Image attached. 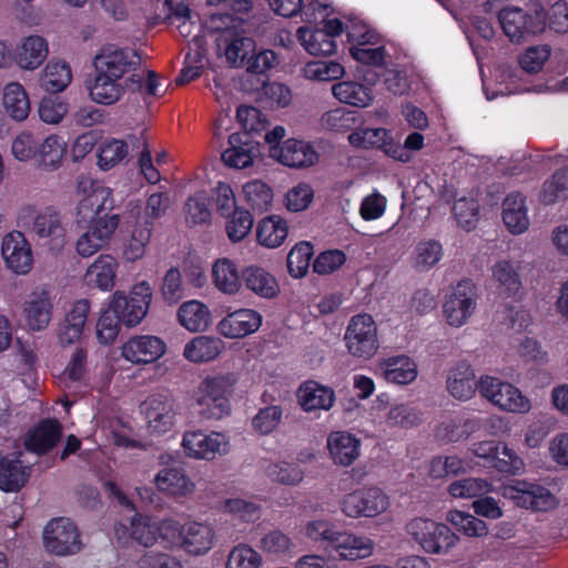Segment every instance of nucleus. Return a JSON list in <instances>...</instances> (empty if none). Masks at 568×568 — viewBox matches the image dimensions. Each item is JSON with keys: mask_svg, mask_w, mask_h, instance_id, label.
<instances>
[{"mask_svg": "<svg viewBox=\"0 0 568 568\" xmlns=\"http://www.w3.org/2000/svg\"><path fill=\"white\" fill-rule=\"evenodd\" d=\"M497 386L498 389L496 390L497 395L494 399V405L504 410L519 413L527 412L530 408L529 400L514 385L500 382V385Z\"/></svg>", "mask_w": 568, "mask_h": 568, "instance_id": "c03bdc74", "label": "nucleus"}, {"mask_svg": "<svg viewBox=\"0 0 568 568\" xmlns=\"http://www.w3.org/2000/svg\"><path fill=\"white\" fill-rule=\"evenodd\" d=\"M90 220L91 223L88 227V232L91 234V237L102 241L104 244H106L119 226L120 216L118 214H91Z\"/></svg>", "mask_w": 568, "mask_h": 568, "instance_id": "4d7b16f0", "label": "nucleus"}, {"mask_svg": "<svg viewBox=\"0 0 568 568\" xmlns=\"http://www.w3.org/2000/svg\"><path fill=\"white\" fill-rule=\"evenodd\" d=\"M298 400L304 410L325 409L328 410L334 400V390L322 386L316 382H306L298 389Z\"/></svg>", "mask_w": 568, "mask_h": 568, "instance_id": "cd10ccee", "label": "nucleus"}, {"mask_svg": "<svg viewBox=\"0 0 568 568\" xmlns=\"http://www.w3.org/2000/svg\"><path fill=\"white\" fill-rule=\"evenodd\" d=\"M344 339L353 356L371 358L378 348L377 326L373 317L368 314L353 316Z\"/></svg>", "mask_w": 568, "mask_h": 568, "instance_id": "0eeeda50", "label": "nucleus"}, {"mask_svg": "<svg viewBox=\"0 0 568 568\" xmlns=\"http://www.w3.org/2000/svg\"><path fill=\"white\" fill-rule=\"evenodd\" d=\"M241 281L247 290L264 298H273L280 292L275 277L256 265L245 267L241 273Z\"/></svg>", "mask_w": 568, "mask_h": 568, "instance_id": "b1692460", "label": "nucleus"}, {"mask_svg": "<svg viewBox=\"0 0 568 568\" xmlns=\"http://www.w3.org/2000/svg\"><path fill=\"white\" fill-rule=\"evenodd\" d=\"M413 539L429 554H446L458 541V536L445 524L414 518L406 526Z\"/></svg>", "mask_w": 568, "mask_h": 568, "instance_id": "20e7f679", "label": "nucleus"}, {"mask_svg": "<svg viewBox=\"0 0 568 568\" xmlns=\"http://www.w3.org/2000/svg\"><path fill=\"white\" fill-rule=\"evenodd\" d=\"M547 13L542 7L520 8L506 6L498 12L504 33L514 43H521L541 33L546 28Z\"/></svg>", "mask_w": 568, "mask_h": 568, "instance_id": "f03ea898", "label": "nucleus"}, {"mask_svg": "<svg viewBox=\"0 0 568 568\" xmlns=\"http://www.w3.org/2000/svg\"><path fill=\"white\" fill-rule=\"evenodd\" d=\"M385 365L384 376L388 382L405 385L417 376L416 364L407 356L388 358Z\"/></svg>", "mask_w": 568, "mask_h": 568, "instance_id": "79ce46f5", "label": "nucleus"}, {"mask_svg": "<svg viewBox=\"0 0 568 568\" xmlns=\"http://www.w3.org/2000/svg\"><path fill=\"white\" fill-rule=\"evenodd\" d=\"M260 555L246 545L234 547L226 562V568H260Z\"/></svg>", "mask_w": 568, "mask_h": 568, "instance_id": "0e129e2a", "label": "nucleus"}, {"mask_svg": "<svg viewBox=\"0 0 568 568\" xmlns=\"http://www.w3.org/2000/svg\"><path fill=\"white\" fill-rule=\"evenodd\" d=\"M87 89L91 100L103 105L114 104L124 93V88L118 80L98 72L93 81H87Z\"/></svg>", "mask_w": 568, "mask_h": 568, "instance_id": "a878e982", "label": "nucleus"}, {"mask_svg": "<svg viewBox=\"0 0 568 568\" xmlns=\"http://www.w3.org/2000/svg\"><path fill=\"white\" fill-rule=\"evenodd\" d=\"M236 378L233 374L205 378L200 386L199 413L209 419H221L230 412L227 394L232 392Z\"/></svg>", "mask_w": 568, "mask_h": 568, "instance_id": "7ed1b4c3", "label": "nucleus"}, {"mask_svg": "<svg viewBox=\"0 0 568 568\" xmlns=\"http://www.w3.org/2000/svg\"><path fill=\"white\" fill-rule=\"evenodd\" d=\"M121 323L119 314L113 313L110 307L104 311L97 324L99 341L105 345L112 344L119 334Z\"/></svg>", "mask_w": 568, "mask_h": 568, "instance_id": "680f3d73", "label": "nucleus"}, {"mask_svg": "<svg viewBox=\"0 0 568 568\" xmlns=\"http://www.w3.org/2000/svg\"><path fill=\"white\" fill-rule=\"evenodd\" d=\"M568 197V169L556 171L542 185L540 200L546 205Z\"/></svg>", "mask_w": 568, "mask_h": 568, "instance_id": "a18cd8bd", "label": "nucleus"}, {"mask_svg": "<svg viewBox=\"0 0 568 568\" xmlns=\"http://www.w3.org/2000/svg\"><path fill=\"white\" fill-rule=\"evenodd\" d=\"M446 388L453 397L459 400L471 398L477 389L471 366L466 362H458L452 367L447 374Z\"/></svg>", "mask_w": 568, "mask_h": 568, "instance_id": "412c9836", "label": "nucleus"}, {"mask_svg": "<svg viewBox=\"0 0 568 568\" xmlns=\"http://www.w3.org/2000/svg\"><path fill=\"white\" fill-rule=\"evenodd\" d=\"M183 548L193 555L209 551L213 544L214 534L209 525L192 523L181 532Z\"/></svg>", "mask_w": 568, "mask_h": 568, "instance_id": "c756f323", "label": "nucleus"}, {"mask_svg": "<svg viewBox=\"0 0 568 568\" xmlns=\"http://www.w3.org/2000/svg\"><path fill=\"white\" fill-rule=\"evenodd\" d=\"M114 209V199L112 190L105 186L95 187L85 199L78 205V215L83 219L89 214L109 215Z\"/></svg>", "mask_w": 568, "mask_h": 568, "instance_id": "72a5a7b5", "label": "nucleus"}, {"mask_svg": "<svg viewBox=\"0 0 568 568\" xmlns=\"http://www.w3.org/2000/svg\"><path fill=\"white\" fill-rule=\"evenodd\" d=\"M504 496L514 500L519 507L535 511H547L556 507V497L544 486L518 480L504 488Z\"/></svg>", "mask_w": 568, "mask_h": 568, "instance_id": "9d476101", "label": "nucleus"}, {"mask_svg": "<svg viewBox=\"0 0 568 568\" xmlns=\"http://www.w3.org/2000/svg\"><path fill=\"white\" fill-rule=\"evenodd\" d=\"M114 258L110 255L100 256L87 271L84 280L88 285L97 286L103 291L114 285Z\"/></svg>", "mask_w": 568, "mask_h": 568, "instance_id": "e433bc0d", "label": "nucleus"}, {"mask_svg": "<svg viewBox=\"0 0 568 568\" xmlns=\"http://www.w3.org/2000/svg\"><path fill=\"white\" fill-rule=\"evenodd\" d=\"M473 296L474 284L471 281L459 282L443 306L449 325L458 327L466 322L475 308Z\"/></svg>", "mask_w": 568, "mask_h": 568, "instance_id": "2eb2a0df", "label": "nucleus"}, {"mask_svg": "<svg viewBox=\"0 0 568 568\" xmlns=\"http://www.w3.org/2000/svg\"><path fill=\"white\" fill-rule=\"evenodd\" d=\"M24 313L29 328L32 331H42L51 321L52 304L44 293L33 295V297L26 303Z\"/></svg>", "mask_w": 568, "mask_h": 568, "instance_id": "c9c22d12", "label": "nucleus"}, {"mask_svg": "<svg viewBox=\"0 0 568 568\" xmlns=\"http://www.w3.org/2000/svg\"><path fill=\"white\" fill-rule=\"evenodd\" d=\"M3 106L8 114L17 120H24L30 112V102L23 87L19 83H9L4 88Z\"/></svg>", "mask_w": 568, "mask_h": 568, "instance_id": "58836bf2", "label": "nucleus"}, {"mask_svg": "<svg viewBox=\"0 0 568 568\" xmlns=\"http://www.w3.org/2000/svg\"><path fill=\"white\" fill-rule=\"evenodd\" d=\"M261 154L260 145L241 146V149H226L222 153V161L230 168L243 169L252 165L254 158Z\"/></svg>", "mask_w": 568, "mask_h": 568, "instance_id": "e2e57ef3", "label": "nucleus"}, {"mask_svg": "<svg viewBox=\"0 0 568 568\" xmlns=\"http://www.w3.org/2000/svg\"><path fill=\"white\" fill-rule=\"evenodd\" d=\"M313 253V245L310 242L297 243L287 255L288 273L296 278L303 277L307 273Z\"/></svg>", "mask_w": 568, "mask_h": 568, "instance_id": "09e8293b", "label": "nucleus"}, {"mask_svg": "<svg viewBox=\"0 0 568 568\" xmlns=\"http://www.w3.org/2000/svg\"><path fill=\"white\" fill-rule=\"evenodd\" d=\"M223 348V342L217 337L201 335L194 337L184 347V356L193 363H204L215 359Z\"/></svg>", "mask_w": 568, "mask_h": 568, "instance_id": "2f4dec72", "label": "nucleus"}, {"mask_svg": "<svg viewBox=\"0 0 568 568\" xmlns=\"http://www.w3.org/2000/svg\"><path fill=\"white\" fill-rule=\"evenodd\" d=\"M152 231L151 226H148V222L136 220L131 239L124 248V256L128 261L134 262L144 255Z\"/></svg>", "mask_w": 568, "mask_h": 568, "instance_id": "de8ad7c7", "label": "nucleus"}, {"mask_svg": "<svg viewBox=\"0 0 568 568\" xmlns=\"http://www.w3.org/2000/svg\"><path fill=\"white\" fill-rule=\"evenodd\" d=\"M332 91L341 102L358 108L369 105L373 100L371 89L358 82H339L333 85Z\"/></svg>", "mask_w": 568, "mask_h": 568, "instance_id": "4c0bfd02", "label": "nucleus"}, {"mask_svg": "<svg viewBox=\"0 0 568 568\" xmlns=\"http://www.w3.org/2000/svg\"><path fill=\"white\" fill-rule=\"evenodd\" d=\"M207 197L204 192H199L189 197L185 203L186 222L189 224L206 223L211 219V212L207 207Z\"/></svg>", "mask_w": 568, "mask_h": 568, "instance_id": "69168bd1", "label": "nucleus"}, {"mask_svg": "<svg viewBox=\"0 0 568 568\" xmlns=\"http://www.w3.org/2000/svg\"><path fill=\"white\" fill-rule=\"evenodd\" d=\"M128 154V144L122 140H106L101 143L98 154V164L102 170H110Z\"/></svg>", "mask_w": 568, "mask_h": 568, "instance_id": "603ef678", "label": "nucleus"}, {"mask_svg": "<svg viewBox=\"0 0 568 568\" xmlns=\"http://www.w3.org/2000/svg\"><path fill=\"white\" fill-rule=\"evenodd\" d=\"M266 471L272 480L284 485H296L304 476L298 466L288 463L272 464Z\"/></svg>", "mask_w": 568, "mask_h": 568, "instance_id": "338daca9", "label": "nucleus"}, {"mask_svg": "<svg viewBox=\"0 0 568 568\" xmlns=\"http://www.w3.org/2000/svg\"><path fill=\"white\" fill-rule=\"evenodd\" d=\"M479 205L474 199H459L454 203L453 211L457 223L467 231L473 230L478 222Z\"/></svg>", "mask_w": 568, "mask_h": 568, "instance_id": "052dcab7", "label": "nucleus"}, {"mask_svg": "<svg viewBox=\"0 0 568 568\" xmlns=\"http://www.w3.org/2000/svg\"><path fill=\"white\" fill-rule=\"evenodd\" d=\"M72 81V72L65 61L50 60L45 65L40 85L49 93L55 94L64 91Z\"/></svg>", "mask_w": 568, "mask_h": 568, "instance_id": "7c9ffc66", "label": "nucleus"}, {"mask_svg": "<svg viewBox=\"0 0 568 568\" xmlns=\"http://www.w3.org/2000/svg\"><path fill=\"white\" fill-rule=\"evenodd\" d=\"M212 275L215 286L226 294L237 292L242 283L234 263L229 258L217 260L213 264Z\"/></svg>", "mask_w": 568, "mask_h": 568, "instance_id": "ea45409f", "label": "nucleus"}, {"mask_svg": "<svg viewBox=\"0 0 568 568\" xmlns=\"http://www.w3.org/2000/svg\"><path fill=\"white\" fill-rule=\"evenodd\" d=\"M178 318L182 326L191 332L204 331L211 322V314L206 305L199 301L183 303L178 311Z\"/></svg>", "mask_w": 568, "mask_h": 568, "instance_id": "473e14b6", "label": "nucleus"}, {"mask_svg": "<svg viewBox=\"0 0 568 568\" xmlns=\"http://www.w3.org/2000/svg\"><path fill=\"white\" fill-rule=\"evenodd\" d=\"M29 233L52 251H60L65 244L67 231L60 213L47 207L36 213L29 229Z\"/></svg>", "mask_w": 568, "mask_h": 568, "instance_id": "9b49d317", "label": "nucleus"}, {"mask_svg": "<svg viewBox=\"0 0 568 568\" xmlns=\"http://www.w3.org/2000/svg\"><path fill=\"white\" fill-rule=\"evenodd\" d=\"M449 494L455 498H474L489 491V484L481 478H463L452 483Z\"/></svg>", "mask_w": 568, "mask_h": 568, "instance_id": "13d9d810", "label": "nucleus"}, {"mask_svg": "<svg viewBox=\"0 0 568 568\" xmlns=\"http://www.w3.org/2000/svg\"><path fill=\"white\" fill-rule=\"evenodd\" d=\"M49 53L48 43L40 36H30L23 39L14 51L16 63L26 70L38 69Z\"/></svg>", "mask_w": 568, "mask_h": 568, "instance_id": "4be33fe9", "label": "nucleus"}, {"mask_svg": "<svg viewBox=\"0 0 568 568\" xmlns=\"http://www.w3.org/2000/svg\"><path fill=\"white\" fill-rule=\"evenodd\" d=\"M142 412L152 434H163L171 429L174 422V400L169 395L154 394L142 404Z\"/></svg>", "mask_w": 568, "mask_h": 568, "instance_id": "f8f14e48", "label": "nucleus"}, {"mask_svg": "<svg viewBox=\"0 0 568 568\" xmlns=\"http://www.w3.org/2000/svg\"><path fill=\"white\" fill-rule=\"evenodd\" d=\"M494 278L508 295H515L521 287L519 274L507 261H499L493 267Z\"/></svg>", "mask_w": 568, "mask_h": 568, "instance_id": "6e6d98bb", "label": "nucleus"}, {"mask_svg": "<svg viewBox=\"0 0 568 568\" xmlns=\"http://www.w3.org/2000/svg\"><path fill=\"white\" fill-rule=\"evenodd\" d=\"M389 139V132L386 129H363L348 135L352 145L363 149L377 148L383 149Z\"/></svg>", "mask_w": 568, "mask_h": 568, "instance_id": "5fc2aeb1", "label": "nucleus"}, {"mask_svg": "<svg viewBox=\"0 0 568 568\" xmlns=\"http://www.w3.org/2000/svg\"><path fill=\"white\" fill-rule=\"evenodd\" d=\"M254 50L255 44L251 38H235L226 47L225 58L233 68L245 67Z\"/></svg>", "mask_w": 568, "mask_h": 568, "instance_id": "864d4df0", "label": "nucleus"}, {"mask_svg": "<svg viewBox=\"0 0 568 568\" xmlns=\"http://www.w3.org/2000/svg\"><path fill=\"white\" fill-rule=\"evenodd\" d=\"M67 112L68 104L54 95L43 98L39 105L40 119L45 123H59Z\"/></svg>", "mask_w": 568, "mask_h": 568, "instance_id": "774afa93", "label": "nucleus"}, {"mask_svg": "<svg viewBox=\"0 0 568 568\" xmlns=\"http://www.w3.org/2000/svg\"><path fill=\"white\" fill-rule=\"evenodd\" d=\"M67 144L57 135L48 136L40 148L38 146V168L44 171H53L60 166L65 153Z\"/></svg>", "mask_w": 568, "mask_h": 568, "instance_id": "a19ab883", "label": "nucleus"}, {"mask_svg": "<svg viewBox=\"0 0 568 568\" xmlns=\"http://www.w3.org/2000/svg\"><path fill=\"white\" fill-rule=\"evenodd\" d=\"M270 156L295 169L308 168L318 160L316 151L308 143L295 139H288L282 145H272Z\"/></svg>", "mask_w": 568, "mask_h": 568, "instance_id": "4468645a", "label": "nucleus"}, {"mask_svg": "<svg viewBox=\"0 0 568 568\" xmlns=\"http://www.w3.org/2000/svg\"><path fill=\"white\" fill-rule=\"evenodd\" d=\"M151 300L152 290L149 283L143 281L133 286L130 295L116 291L110 302V308L119 314L122 324L133 327L145 317Z\"/></svg>", "mask_w": 568, "mask_h": 568, "instance_id": "39448f33", "label": "nucleus"}, {"mask_svg": "<svg viewBox=\"0 0 568 568\" xmlns=\"http://www.w3.org/2000/svg\"><path fill=\"white\" fill-rule=\"evenodd\" d=\"M62 437V426L57 419H44L29 432L24 445L29 452L43 455L51 450Z\"/></svg>", "mask_w": 568, "mask_h": 568, "instance_id": "aec40b11", "label": "nucleus"}, {"mask_svg": "<svg viewBox=\"0 0 568 568\" xmlns=\"http://www.w3.org/2000/svg\"><path fill=\"white\" fill-rule=\"evenodd\" d=\"M89 312L90 302L88 300L83 298L73 303L59 325L58 337L61 345L73 344L81 337Z\"/></svg>", "mask_w": 568, "mask_h": 568, "instance_id": "6ab92c4d", "label": "nucleus"}, {"mask_svg": "<svg viewBox=\"0 0 568 568\" xmlns=\"http://www.w3.org/2000/svg\"><path fill=\"white\" fill-rule=\"evenodd\" d=\"M159 527L148 516L136 515L131 520L130 538L132 541L151 547L158 539Z\"/></svg>", "mask_w": 568, "mask_h": 568, "instance_id": "49530a36", "label": "nucleus"}, {"mask_svg": "<svg viewBox=\"0 0 568 568\" xmlns=\"http://www.w3.org/2000/svg\"><path fill=\"white\" fill-rule=\"evenodd\" d=\"M156 487L172 496H186L194 490V484L184 474L180 464L162 469L155 477Z\"/></svg>", "mask_w": 568, "mask_h": 568, "instance_id": "393cba45", "label": "nucleus"}, {"mask_svg": "<svg viewBox=\"0 0 568 568\" xmlns=\"http://www.w3.org/2000/svg\"><path fill=\"white\" fill-rule=\"evenodd\" d=\"M141 62L138 51L108 45L95 55L93 65L95 72L120 80L125 73L136 70Z\"/></svg>", "mask_w": 568, "mask_h": 568, "instance_id": "6e6552de", "label": "nucleus"}, {"mask_svg": "<svg viewBox=\"0 0 568 568\" xmlns=\"http://www.w3.org/2000/svg\"><path fill=\"white\" fill-rule=\"evenodd\" d=\"M1 254L7 266L17 274H27L32 267L31 245L21 232H12L3 237Z\"/></svg>", "mask_w": 568, "mask_h": 568, "instance_id": "ddd939ff", "label": "nucleus"}, {"mask_svg": "<svg viewBox=\"0 0 568 568\" xmlns=\"http://www.w3.org/2000/svg\"><path fill=\"white\" fill-rule=\"evenodd\" d=\"M253 227V217L247 210L235 209L232 219L226 224L229 239L236 243L248 235Z\"/></svg>", "mask_w": 568, "mask_h": 568, "instance_id": "bf43d9fd", "label": "nucleus"}, {"mask_svg": "<svg viewBox=\"0 0 568 568\" xmlns=\"http://www.w3.org/2000/svg\"><path fill=\"white\" fill-rule=\"evenodd\" d=\"M327 446L335 463L351 465L359 455V440L345 432H335L328 436Z\"/></svg>", "mask_w": 568, "mask_h": 568, "instance_id": "bb28decb", "label": "nucleus"}, {"mask_svg": "<svg viewBox=\"0 0 568 568\" xmlns=\"http://www.w3.org/2000/svg\"><path fill=\"white\" fill-rule=\"evenodd\" d=\"M306 531L314 540L327 541L331 555L344 560H357L373 555L375 542L366 536L342 532L326 521L308 523Z\"/></svg>", "mask_w": 568, "mask_h": 568, "instance_id": "f257e3e1", "label": "nucleus"}, {"mask_svg": "<svg viewBox=\"0 0 568 568\" xmlns=\"http://www.w3.org/2000/svg\"><path fill=\"white\" fill-rule=\"evenodd\" d=\"M243 193L252 210L258 212L266 211L273 200L271 187L260 180L247 182L243 186Z\"/></svg>", "mask_w": 568, "mask_h": 568, "instance_id": "8fccbe9b", "label": "nucleus"}, {"mask_svg": "<svg viewBox=\"0 0 568 568\" xmlns=\"http://www.w3.org/2000/svg\"><path fill=\"white\" fill-rule=\"evenodd\" d=\"M182 446L190 457L213 459L216 454L227 452V440L221 433L205 435L202 432L184 434Z\"/></svg>", "mask_w": 568, "mask_h": 568, "instance_id": "dca6fc26", "label": "nucleus"}, {"mask_svg": "<svg viewBox=\"0 0 568 568\" xmlns=\"http://www.w3.org/2000/svg\"><path fill=\"white\" fill-rule=\"evenodd\" d=\"M288 227L286 221L278 215H270L260 221L256 237L260 244L277 247L286 239Z\"/></svg>", "mask_w": 568, "mask_h": 568, "instance_id": "f704fd0d", "label": "nucleus"}, {"mask_svg": "<svg viewBox=\"0 0 568 568\" xmlns=\"http://www.w3.org/2000/svg\"><path fill=\"white\" fill-rule=\"evenodd\" d=\"M503 221L513 234H521L529 226L526 199L519 192L509 193L503 203Z\"/></svg>", "mask_w": 568, "mask_h": 568, "instance_id": "5701e85b", "label": "nucleus"}, {"mask_svg": "<svg viewBox=\"0 0 568 568\" xmlns=\"http://www.w3.org/2000/svg\"><path fill=\"white\" fill-rule=\"evenodd\" d=\"M165 349V343L158 336H134L123 345L122 355L131 363L149 364L158 361Z\"/></svg>", "mask_w": 568, "mask_h": 568, "instance_id": "f3484780", "label": "nucleus"}, {"mask_svg": "<svg viewBox=\"0 0 568 568\" xmlns=\"http://www.w3.org/2000/svg\"><path fill=\"white\" fill-rule=\"evenodd\" d=\"M31 476V466H26L19 459L4 457L0 464V489L7 493L19 491Z\"/></svg>", "mask_w": 568, "mask_h": 568, "instance_id": "c85d7f7f", "label": "nucleus"}, {"mask_svg": "<svg viewBox=\"0 0 568 568\" xmlns=\"http://www.w3.org/2000/svg\"><path fill=\"white\" fill-rule=\"evenodd\" d=\"M446 519L455 527L456 530L468 537L481 538L488 535L487 524L468 513L450 510L447 513Z\"/></svg>", "mask_w": 568, "mask_h": 568, "instance_id": "37998d69", "label": "nucleus"}, {"mask_svg": "<svg viewBox=\"0 0 568 568\" xmlns=\"http://www.w3.org/2000/svg\"><path fill=\"white\" fill-rule=\"evenodd\" d=\"M262 316L254 310L240 308L227 314L217 325L219 332L227 338H241L258 329Z\"/></svg>", "mask_w": 568, "mask_h": 568, "instance_id": "a211bd4d", "label": "nucleus"}, {"mask_svg": "<svg viewBox=\"0 0 568 568\" xmlns=\"http://www.w3.org/2000/svg\"><path fill=\"white\" fill-rule=\"evenodd\" d=\"M43 544L50 554L68 556L79 552L82 548L79 530L69 518L51 519L43 529Z\"/></svg>", "mask_w": 568, "mask_h": 568, "instance_id": "423d86ee", "label": "nucleus"}, {"mask_svg": "<svg viewBox=\"0 0 568 568\" xmlns=\"http://www.w3.org/2000/svg\"><path fill=\"white\" fill-rule=\"evenodd\" d=\"M184 291L185 287L179 268H169L163 276L160 286L161 296L164 303L170 306L178 304L184 297Z\"/></svg>", "mask_w": 568, "mask_h": 568, "instance_id": "3c124183", "label": "nucleus"}, {"mask_svg": "<svg viewBox=\"0 0 568 568\" xmlns=\"http://www.w3.org/2000/svg\"><path fill=\"white\" fill-rule=\"evenodd\" d=\"M387 507L388 498L377 487L354 490L342 500V510L351 518L376 517Z\"/></svg>", "mask_w": 568, "mask_h": 568, "instance_id": "1a4fd4ad", "label": "nucleus"}]
</instances>
